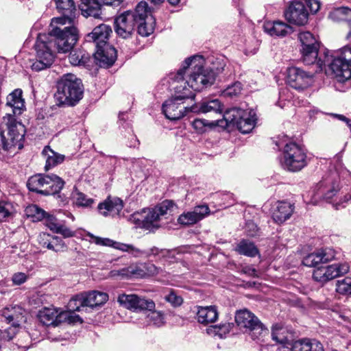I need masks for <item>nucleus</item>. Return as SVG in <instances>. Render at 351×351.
<instances>
[{
	"mask_svg": "<svg viewBox=\"0 0 351 351\" xmlns=\"http://www.w3.org/2000/svg\"><path fill=\"white\" fill-rule=\"evenodd\" d=\"M204 64L205 60L199 55L184 60L174 78L177 83L174 90L178 97L194 99L195 92H200L214 83L213 72L205 69Z\"/></svg>",
	"mask_w": 351,
	"mask_h": 351,
	"instance_id": "f257e3e1",
	"label": "nucleus"
},
{
	"mask_svg": "<svg viewBox=\"0 0 351 351\" xmlns=\"http://www.w3.org/2000/svg\"><path fill=\"white\" fill-rule=\"evenodd\" d=\"M155 20L152 15L151 9L145 1L138 3L134 11H126L114 19V31L123 38H130L137 25L138 34L142 36H148L154 31Z\"/></svg>",
	"mask_w": 351,
	"mask_h": 351,
	"instance_id": "f03ea898",
	"label": "nucleus"
},
{
	"mask_svg": "<svg viewBox=\"0 0 351 351\" xmlns=\"http://www.w3.org/2000/svg\"><path fill=\"white\" fill-rule=\"evenodd\" d=\"M73 13L63 14L62 16L51 19L48 34L58 53L69 52L79 38L78 30L73 25Z\"/></svg>",
	"mask_w": 351,
	"mask_h": 351,
	"instance_id": "7ed1b4c3",
	"label": "nucleus"
},
{
	"mask_svg": "<svg viewBox=\"0 0 351 351\" xmlns=\"http://www.w3.org/2000/svg\"><path fill=\"white\" fill-rule=\"evenodd\" d=\"M173 207V203L165 200L154 208L143 209L141 213H135L130 217V220L146 230L154 231L160 227V221L168 219V215Z\"/></svg>",
	"mask_w": 351,
	"mask_h": 351,
	"instance_id": "20e7f679",
	"label": "nucleus"
},
{
	"mask_svg": "<svg viewBox=\"0 0 351 351\" xmlns=\"http://www.w3.org/2000/svg\"><path fill=\"white\" fill-rule=\"evenodd\" d=\"M82 82L75 75H63L57 84L54 97L58 106H74L82 98Z\"/></svg>",
	"mask_w": 351,
	"mask_h": 351,
	"instance_id": "39448f33",
	"label": "nucleus"
},
{
	"mask_svg": "<svg viewBox=\"0 0 351 351\" xmlns=\"http://www.w3.org/2000/svg\"><path fill=\"white\" fill-rule=\"evenodd\" d=\"M226 123V127L232 128L234 126L243 134L250 132L256 125V118L255 112L252 110H243L240 108H231L227 109L221 119V127H224L222 123Z\"/></svg>",
	"mask_w": 351,
	"mask_h": 351,
	"instance_id": "423d86ee",
	"label": "nucleus"
},
{
	"mask_svg": "<svg viewBox=\"0 0 351 351\" xmlns=\"http://www.w3.org/2000/svg\"><path fill=\"white\" fill-rule=\"evenodd\" d=\"M235 322L240 328H244L254 340H261L268 334V330L259 319L249 310L244 308L235 313Z\"/></svg>",
	"mask_w": 351,
	"mask_h": 351,
	"instance_id": "0eeeda50",
	"label": "nucleus"
},
{
	"mask_svg": "<svg viewBox=\"0 0 351 351\" xmlns=\"http://www.w3.org/2000/svg\"><path fill=\"white\" fill-rule=\"evenodd\" d=\"M328 63L332 73L339 82L351 78V48L345 47L335 55H329Z\"/></svg>",
	"mask_w": 351,
	"mask_h": 351,
	"instance_id": "6e6552de",
	"label": "nucleus"
},
{
	"mask_svg": "<svg viewBox=\"0 0 351 351\" xmlns=\"http://www.w3.org/2000/svg\"><path fill=\"white\" fill-rule=\"evenodd\" d=\"M45 34L38 36L34 47L36 53V60L32 63V69L35 71H42L50 66L54 60V52L52 43Z\"/></svg>",
	"mask_w": 351,
	"mask_h": 351,
	"instance_id": "1a4fd4ad",
	"label": "nucleus"
},
{
	"mask_svg": "<svg viewBox=\"0 0 351 351\" xmlns=\"http://www.w3.org/2000/svg\"><path fill=\"white\" fill-rule=\"evenodd\" d=\"M86 235L90 238V242L94 243L96 245L112 247L123 252H130L135 256H145L149 257L152 256H160V255L163 256L165 254V250L159 249L156 247H152L147 250H141L131 245L116 242L108 238L97 237L90 232H88Z\"/></svg>",
	"mask_w": 351,
	"mask_h": 351,
	"instance_id": "9d476101",
	"label": "nucleus"
},
{
	"mask_svg": "<svg viewBox=\"0 0 351 351\" xmlns=\"http://www.w3.org/2000/svg\"><path fill=\"white\" fill-rule=\"evenodd\" d=\"M306 154L304 149L295 143H286L283 152V167L290 171H298L306 165Z\"/></svg>",
	"mask_w": 351,
	"mask_h": 351,
	"instance_id": "9b49d317",
	"label": "nucleus"
},
{
	"mask_svg": "<svg viewBox=\"0 0 351 351\" xmlns=\"http://www.w3.org/2000/svg\"><path fill=\"white\" fill-rule=\"evenodd\" d=\"M38 317L40 322L46 326H56L64 322L71 324L83 322L79 315H73L70 312H62V310L53 306L40 309Z\"/></svg>",
	"mask_w": 351,
	"mask_h": 351,
	"instance_id": "f8f14e48",
	"label": "nucleus"
},
{
	"mask_svg": "<svg viewBox=\"0 0 351 351\" xmlns=\"http://www.w3.org/2000/svg\"><path fill=\"white\" fill-rule=\"evenodd\" d=\"M347 263H335L326 267H319L313 271V279L322 285L347 274L349 271Z\"/></svg>",
	"mask_w": 351,
	"mask_h": 351,
	"instance_id": "ddd939ff",
	"label": "nucleus"
},
{
	"mask_svg": "<svg viewBox=\"0 0 351 351\" xmlns=\"http://www.w3.org/2000/svg\"><path fill=\"white\" fill-rule=\"evenodd\" d=\"M123 307L134 311H152L155 308V303L152 300H145L134 294H121L117 299Z\"/></svg>",
	"mask_w": 351,
	"mask_h": 351,
	"instance_id": "4468645a",
	"label": "nucleus"
},
{
	"mask_svg": "<svg viewBox=\"0 0 351 351\" xmlns=\"http://www.w3.org/2000/svg\"><path fill=\"white\" fill-rule=\"evenodd\" d=\"M23 91L16 88L10 93L6 98V115L3 120L14 119L15 116L20 115L25 110V101L22 97Z\"/></svg>",
	"mask_w": 351,
	"mask_h": 351,
	"instance_id": "2eb2a0df",
	"label": "nucleus"
},
{
	"mask_svg": "<svg viewBox=\"0 0 351 351\" xmlns=\"http://www.w3.org/2000/svg\"><path fill=\"white\" fill-rule=\"evenodd\" d=\"M313 75L298 67H291L287 70V83L296 90H303L312 83Z\"/></svg>",
	"mask_w": 351,
	"mask_h": 351,
	"instance_id": "dca6fc26",
	"label": "nucleus"
},
{
	"mask_svg": "<svg viewBox=\"0 0 351 351\" xmlns=\"http://www.w3.org/2000/svg\"><path fill=\"white\" fill-rule=\"evenodd\" d=\"M339 190V187L337 182L331 179L322 180L313 191L312 203L316 204L319 199L330 201L336 195Z\"/></svg>",
	"mask_w": 351,
	"mask_h": 351,
	"instance_id": "f3484780",
	"label": "nucleus"
},
{
	"mask_svg": "<svg viewBox=\"0 0 351 351\" xmlns=\"http://www.w3.org/2000/svg\"><path fill=\"white\" fill-rule=\"evenodd\" d=\"M175 91L173 97L167 100L162 105V112L165 117L170 120H178L183 117L187 108L182 106L183 100L186 98L178 97Z\"/></svg>",
	"mask_w": 351,
	"mask_h": 351,
	"instance_id": "a211bd4d",
	"label": "nucleus"
},
{
	"mask_svg": "<svg viewBox=\"0 0 351 351\" xmlns=\"http://www.w3.org/2000/svg\"><path fill=\"white\" fill-rule=\"evenodd\" d=\"M6 123L8 128V138H5V145H8V150L12 147H18L21 149L23 147L22 141L25 136L24 125L21 123L15 121V119H8Z\"/></svg>",
	"mask_w": 351,
	"mask_h": 351,
	"instance_id": "6ab92c4d",
	"label": "nucleus"
},
{
	"mask_svg": "<svg viewBox=\"0 0 351 351\" xmlns=\"http://www.w3.org/2000/svg\"><path fill=\"white\" fill-rule=\"evenodd\" d=\"M319 47H301V58L305 64L311 65L315 64L317 71H321L326 64L330 62L328 52L324 53V59L320 56L318 57Z\"/></svg>",
	"mask_w": 351,
	"mask_h": 351,
	"instance_id": "aec40b11",
	"label": "nucleus"
},
{
	"mask_svg": "<svg viewBox=\"0 0 351 351\" xmlns=\"http://www.w3.org/2000/svg\"><path fill=\"white\" fill-rule=\"evenodd\" d=\"M287 20L297 25H304L308 21V12L300 1H293L285 13Z\"/></svg>",
	"mask_w": 351,
	"mask_h": 351,
	"instance_id": "412c9836",
	"label": "nucleus"
},
{
	"mask_svg": "<svg viewBox=\"0 0 351 351\" xmlns=\"http://www.w3.org/2000/svg\"><path fill=\"white\" fill-rule=\"evenodd\" d=\"M335 257V252L330 247L322 248L309 254L302 261L304 265L316 267L320 263H326L332 261Z\"/></svg>",
	"mask_w": 351,
	"mask_h": 351,
	"instance_id": "4be33fe9",
	"label": "nucleus"
},
{
	"mask_svg": "<svg viewBox=\"0 0 351 351\" xmlns=\"http://www.w3.org/2000/svg\"><path fill=\"white\" fill-rule=\"evenodd\" d=\"M112 29L110 26L106 24H100L95 27L93 30L86 36L88 42H93L97 48L104 47L106 45Z\"/></svg>",
	"mask_w": 351,
	"mask_h": 351,
	"instance_id": "5701e85b",
	"label": "nucleus"
},
{
	"mask_svg": "<svg viewBox=\"0 0 351 351\" xmlns=\"http://www.w3.org/2000/svg\"><path fill=\"white\" fill-rule=\"evenodd\" d=\"M117 57V50L111 45L97 48L94 54L96 64L105 68L111 66L114 63Z\"/></svg>",
	"mask_w": 351,
	"mask_h": 351,
	"instance_id": "b1692460",
	"label": "nucleus"
},
{
	"mask_svg": "<svg viewBox=\"0 0 351 351\" xmlns=\"http://www.w3.org/2000/svg\"><path fill=\"white\" fill-rule=\"evenodd\" d=\"M263 28L265 33L272 37H285L293 32L292 27L281 21H265Z\"/></svg>",
	"mask_w": 351,
	"mask_h": 351,
	"instance_id": "393cba45",
	"label": "nucleus"
},
{
	"mask_svg": "<svg viewBox=\"0 0 351 351\" xmlns=\"http://www.w3.org/2000/svg\"><path fill=\"white\" fill-rule=\"evenodd\" d=\"M209 208L206 205L195 206L192 211L184 213L178 217V222L180 224L189 226L193 225L202 220L208 215Z\"/></svg>",
	"mask_w": 351,
	"mask_h": 351,
	"instance_id": "a878e982",
	"label": "nucleus"
},
{
	"mask_svg": "<svg viewBox=\"0 0 351 351\" xmlns=\"http://www.w3.org/2000/svg\"><path fill=\"white\" fill-rule=\"evenodd\" d=\"M123 208V201L118 197H108L97 206L99 213L104 217L119 215Z\"/></svg>",
	"mask_w": 351,
	"mask_h": 351,
	"instance_id": "bb28decb",
	"label": "nucleus"
},
{
	"mask_svg": "<svg viewBox=\"0 0 351 351\" xmlns=\"http://www.w3.org/2000/svg\"><path fill=\"white\" fill-rule=\"evenodd\" d=\"M25 311L20 306H13L4 308L2 316L8 324H14V326H21L26 322Z\"/></svg>",
	"mask_w": 351,
	"mask_h": 351,
	"instance_id": "cd10ccee",
	"label": "nucleus"
},
{
	"mask_svg": "<svg viewBox=\"0 0 351 351\" xmlns=\"http://www.w3.org/2000/svg\"><path fill=\"white\" fill-rule=\"evenodd\" d=\"M294 210V206L287 202H278L272 212V218L278 223H282L290 218Z\"/></svg>",
	"mask_w": 351,
	"mask_h": 351,
	"instance_id": "c85d7f7f",
	"label": "nucleus"
},
{
	"mask_svg": "<svg viewBox=\"0 0 351 351\" xmlns=\"http://www.w3.org/2000/svg\"><path fill=\"white\" fill-rule=\"evenodd\" d=\"M196 318L197 322L204 325L213 324L218 319V311L216 306H197Z\"/></svg>",
	"mask_w": 351,
	"mask_h": 351,
	"instance_id": "c756f323",
	"label": "nucleus"
},
{
	"mask_svg": "<svg viewBox=\"0 0 351 351\" xmlns=\"http://www.w3.org/2000/svg\"><path fill=\"white\" fill-rule=\"evenodd\" d=\"M145 266L143 263L131 265L128 267L119 270H112L110 272L112 276H121L125 278H145Z\"/></svg>",
	"mask_w": 351,
	"mask_h": 351,
	"instance_id": "7c9ffc66",
	"label": "nucleus"
},
{
	"mask_svg": "<svg viewBox=\"0 0 351 351\" xmlns=\"http://www.w3.org/2000/svg\"><path fill=\"white\" fill-rule=\"evenodd\" d=\"M45 195H54L60 192L64 185V181L55 174L45 175Z\"/></svg>",
	"mask_w": 351,
	"mask_h": 351,
	"instance_id": "2f4dec72",
	"label": "nucleus"
},
{
	"mask_svg": "<svg viewBox=\"0 0 351 351\" xmlns=\"http://www.w3.org/2000/svg\"><path fill=\"white\" fill-rule=\"evenodd\" d=\"M102 7L99 0H82L80 10L83 16H93L95 19L101 18Z\"/></svg>",
	"mask_w": 351,
	"mask_h": 351,
	"instance_id": "473e14b6",
	"label": "nucleus"
},
{
	"mask_svg": "<svg viewBox=\"0 0 351 351\" xmlns=\"http://www.w3.org/2000/svg\"><path fill=\"white\" fill-rule=\"evenodd\" d=\"M42 156L45 160V171H48L61 164L65 158L64 155L54 152L49 146L44 147L42 151Z\"/></svg>",
	"mask_w": 351,
	"mask_h": 351,
	"instance_id": "72a5a7b5",
	"label": "nucleus"
},
{
	"mask_svg": "<svg viewBox=\"0 0 351 351\" xmlns=\"http://www.w3.org/2000/svg\"><path fill=\"white\" fill-rule=\"evenodd\" d=\"M108 300V295L104 292L93 291L83 295V302L85 306L95 307L105 304Z\"/></svg>",
	"mask_w": 351,
	"mask_h": 351,
	"instance_id": "f704fd0d",
	"label": "nucleus"
},
{
	"mask_svg": "<svg viewBox=\"0 0 351 351\" xmlns=\"http://www.w3.org/2000/svg\"><path fill=\"white\" fill-rule=\"evenodd\" d=\"M291 351H324L322 343L315 339H303L295 341Z\"/></svg>",
	"mask_w": 351,
	"mask_h": 351,
	"instance_id": "c9c22d12",
	"label": "nucleus"
},
{
	"mask_svg": "<svg viewBox=\"0 0 351 351\" xmlns=\"http://www.w3.org/2000/svg\"><path fill=\"white\" fill-rule=\"evenodd\" d=\"M46 226L53 232L60 234L64 237H71L73 232L53 216H49L46 219Z\"/></svg>",
	"mask_w": 351,
	"mask_h": 351,
	"instance_id": "e433bc0d",
	"label": "nucleus"
},
{
	"mask_svg": "<svg viewBox=\"0 0 351 351\" xmlns=\"http://www.w3.org/2000/svg\"><path fill=\"white\" fill-rule=\"evenodd\" d=\"M37 240L38 243L43 247L56 252L59 250V243L61 240L58 237L51 236L46 232H41L38 234Z\"/></svg>",
	"mask_w": 351,
	"mask_h": 351,
	"instance_id": "4c0bfd02",
	"label": "nucleus"
},
{
	"mask_svg": "<svg viewBox=\"0 0 351 351\" xmlns=\"http://www.w3.org/2000/svg\"><path fill=\"white\" fill-rule=\"evenodd\" d=\"M45 175L38 174L30 177L27 181V186L29 191L43 194L45 189Z\"/></svg>",
	"mask_w": 351,
	"mask_h": 351,
	"instance_id": "58836bf2",
	"label": "nucleus"
},
{
	"mask_svg": "<svg viewBox=\"0 0 351 351\" xmlns=\"http://www.w3.org/2000/svg\"><path fill=\"white\" fill-rule=\"evenodd\" d=\"M191 124L197 133L202 134L206 132L208 129L212 130L219 126V120L208 121L206 119H196Z\"/></svg>",
	"mask_w": 351,
	"mask_h": 351,
	"instance_id": "ea45409f",
	"label": "nucleus"
},
{
	"mask_svg": "<svg viewBox=\"0 0 351 351\" xmlns=\"http://www.w3.org/2000/svg\"><path fill=\"white\" fill-rule=\"evenodd\" d=\"M272 339L278 343L286 346L289 344V333L286 328L279 324H276L272 328Z\"/></svg>",
	"mask_w": 351,
	"mask_h": 351,
	"instance_id": "a19ab883",
	"label": "nucleus"
},
{
	"mask_svg": "<svg viewBox=\"0 0 351 351\" xmlns=\"http://www.w3.org/2000/svg\"><path fill=\"white\" fill-rule=\"evenodd\" d=\"M329 18L336 22H351V9L346 7L335 8L330 12Z\"/></svg>",
	"mask_w": 351,
	"mask_h": 351,
	"instance_id": "79ce46f5",
	"label": "nucleus"
},
{
	"mask_svg": "<svg viewBox=\"0 0 351 351\" xmlns=\"http://www.w3.org/2000/svg\"><path fill=\"white\" fill-rule=\"evenodd\" d=\"M236 250L239 254L250 257H254L258 254V250L255 245L246 240L240 241Z\"/></svg>",
	"mask_w": 351,
	"mask_h": 351,
	"instance_id": "37998d69",
	"label": "nucleus"
},
{
	"mask_svg": "<svg viewBox=\"0 0 351 351\" xmlns=\"http://www.w3.org/2000/svg\"><path fill=\"white\" fill-rule=\"evenodd\" d=\"M89 59V54L81 49L73 51L69 56V62L74 66L84 65Z\"/></svg>",
	"mask_w": 351,
	"mask_h": 351,
	"instance_id": "c03bdc74",
	"label": "nucleus"
},
{
	"mask_svg": "<svg viewBox=\"0 0 351 351\" xmlns=\"http://www.w3.org/2000/svg\"><path fill=\"white\" fill-rule=\"evenodd\" d=\"M301 47H319V42L310 32H301L298 34Z\"/></svg>",
	"mask_w": 351,
	"mask_h": 351,
	"instance_id": "a18cd8bd",
	"label": "nucleus"
},
{
	"mask_svg": "<svg viewBox=\"0 0 351 351\" xmlns=\"http://www.w3.org/2000/svg\"><path fill=\"white\" fill-rule=\"evenodd\" d=\"M191 112L207 113L209 112H219V100L218 99H212L206 102H203L198 110L196 107L192 106L190 110Z\"/></svg>",
	"mask_w": 351,
	"mask_h": 351,
	"instance_id": "49530a36",
	"label": "nucleus"
},
{
	"mask_svg": "<svg viewBox=\"0 0 351 351\" xmlns=\"http://www.w3.org/2000/svg\"><path fill=\"white\" fill-rule=\"evenodd\" d=\"M25 215L31 218L33 221H38L43 219L45 217V212L42 208L35 204H32L26 207Z\"/></svg>",
	"mask_w": 351,
	"mask_h": 351,
	"instance_id": "de8ad7c7",
	"label": "nucleus"
},
{
	"mask_svg": "<svg viewBox=\"0 0 351 351\" xmlns=\"http://www.w3.org/2000/svg\"><path fill=\"white\" fill-rule=\"evenodd\" d=\"M56 7L62 14L74 13L75 6L73 0H53Z\"/></svg>",
	"mask_w": 351,
	"mask_h": 351,
	"instance_id": "09e8293b",
	"label": "nucleus"
},
{
	"mask_svg": "<svg viewBox=\"0 0 351 351\" xmlns=\"http://www.w3.org/2000/svg\"><path fill=\"white\" fill-rule=\"evenodd\" d=\"M83 302V295H77L73 297L68 303V310L62 312H70L73 315H77L75 312L80 311L81 307H85Z\"/></svg>",
	"mask_w": 351,
	"mask_h": 351,
	"instance_id": "8fccbe9b",
	"label": "nucleus"
},
{
	"mask_svg": "<svg viewBox=\"0 0 351 351\" xmlns=\"http://www.w3.org/2000/svg\"><path fill=\"white\" fill-rule=\"evenodd\" d=\"M335 290L341 295H351V278L346 277L337 280Z\"/></svg>",
	"mask_w": 351,
	"mask_h": 351,
	"instance_id": "3c124183",
	"label": "nucleus"
},
{
	"mask_svg": "<svg viewBox=\"0 0 351 351\" xmlns=\"http://www.w3.org/2000/svg\"><path fill=\"white\" fill-rule=\"evenodd\" d=\"M148 313L147 322L150 324H153L156 326L160 327L165 323L164 315L160 311H149Z\"/></svg>",
	"mask_w": 351,
	"mask_h": 351,
	"instance_id": "603ef678",
	"label": "nucleus"
},
{
	"mask_svg": "<svg viewBox=\"0 0 351 351\" xmlns=\"http://www.w3.org/2000/svg\"><path fill=\"white\" fill-rule=\"evenodd\" d=\"M73 198L75 204L77 206L90 207L94 202L92 198H88L85 194L81 192L74 193Z\"/></svg>",
	"mask_w": 351,
	"mask_h": 351,
	"instance_id": "864d4df0",
	"label": "nucleus"
},
{
	"mask_svg": "<svg viewBox=\"0 0 351 351\" xmlns=\"http://www.w3.org/2000/svg\"><path fill=\"white\" fill-rule=\"evenodd\" d=\"M164 298L174 307L180 306L183 302L182 298L173 290H171Z\"/></svg>",
	"mask_w": 351,
	"mask_h": 351,
	"instance_id": "5fc2aeb1",
	"label": "nucleus"
},
{
	"mask_svg": "<svg viewBox=\"0 0 351 351\" xmlns=\"http://www.w3.org/2000/svg\"><path fill=\"white\" fill-rule=\"evenodd\" d=\"M241 84L240 82H235L231 86H228L221 93V95L225 97L237 96L241 93Z\"/></svg>",
	"mask_w": 351,
	"mask_h": 351,
	"instance_id": "6e6d98bb",
	"label": "nucleus"
},
{
	"mask_svg": "<svg viewBox=\"0 0 351 351\" xmlns=\"http://www.w3.org/2000/svg\"><path fill=\"white\" fill-rule=\"evenodd\" d=\"M21 326H14V324H10V326L2 331L1 340L5 339L8 341L11 340L19 332Z\"/></svg>",
	"mask_w": 351,
	"mask_h": 351,
	"instance_id": "4d7b16f0",
	"label": "nucleus"
},
{
	"mask_svg": "<svg viewBox=\"0 0 351 351\" xmlns=\"http://www.w3.org/2000/svg\"><path fill=\"white\" fill-rule=\"evenodd\" d=\"M12 206L6 202H0V221L10 216L12 212Z\"/></svg>",
	"mask_w": 351,
	"mask_h": 351,
	"instance_id": "13d9d810",
	"label": "nucleus"
},
{
	"mask_svg": "<svg viewBox=\"0 0 351 351\" xmlns=\"http://www.w3.org/2000/svg\"><path fill=\"white\" fill-rule=\"evenodd\" d=\"M245 232L247 236L253 237L257 235L258 228L254 222L247 221L245 225Z\"/></svg>",
	"mask_w": 351,
	"mask_h": 351,
	"instance_id": "bf43d9fd",
	"label": "nucleus"
},
{
	"mask_svg": "<svg viewBox=\"0 0 351 351\" xmlns=\"http://www.w3.org/2000/svg\"><path fill=\"white\" fill-rule=\"evenodd\" d=\"M27 279L26 274L23 272L15 273L12 278L13 284L15 285H20L24 283Z\"/></svg>",
	"mask_w": 351,
	"mask_h": 351,
	"instance_id": "052dcab7",
	"label": "nucleus"
},
{
	"mask_svg": "<svg viewBox=\"0 0 351 351\" xmlns=\"http://www.w3.org/2000/svg\"><path fill=\"white\" fill-rule=\"evenodd\" d=\"M145 266V277L158 274V269L152 263H143Z\"/></svg>",
	"mask_w": 351,
	"mask_h": 351,
	"instance_id": "680f3d73",
	"label": "nucleus"
},
{
	"mask_svg": "<svg viewBox=\"0 0 351 351\" xmlns=\"http://www.w3.org/2000/svg\"><path fill=\"white\" fill-rule=\"evenodd\" d=\"M210 324L206 330V333L212 337L218 336L219 335V326L218 324Z\"/></svg>",
	"mask_w": 351,
	"mask_h": 351,
	"instance_id": "e2e57ef3",
	"label": "nucleus"
},
{
	"mask_svg": "<svg viewBox=\"0 0 351 351\" xmlns=\"http://www.w3.org/2000/svg\"><path fill=\"white\" fill-rule=\"evenodd\" d=\"M311 11L316 13L320 8V3L318 0H305Z\"/></svg>",
	"mask_w": 351,
	"mask_h": 351,
	"instance_id": "0e129e2a",
	"label": "nucleus"
},
{
	"mask_svg": "<svg viewBox=\"0 0 351 351\" xmlns=\"http://www.w3.org/2000/svg\"><path fill=\"white\" fill-rule=\"evenodd\" d=\"M101 6L110 5L113 7H118L121 3V0H99Z\"/></svg>",
	"mask_w": 351,
	"mask_h": 351,
	"instance_id": "69168bd1",
	"label": "nucleus"
},
{
	"mask_svg": "<svg viewBox=\"0 0 351 351\" xmlns=\"http://www.w3.org/2000/svg\"><path fill=\"white\" fill-rule=\"evenodd\" d=\"M350 199H351V195H346L343 197V199L340 200L339 202L334 204L333 206L337 210H339L341 208H344L346 206V203H347Z\"/></svg>",
	"mask_w": 351,
	"mask_h": 351,
	"instance_id": "338daca9",
	"label": "nucleus"
},
{
	"mask_svg": "<svg viewBox=\"0 0 351 351\" xmlns=\"http://www.w3.org/2000/svg\"><path fill=\"white\" fill-rule=\"evenodd\" d=\"M242 271L243 273L250 276H256V270L250 267V266H245L243 267Z\"/></svg>",
	"mask_w": 351,
	"mask_h": 351,
	"instance_id": "774afa93",
	"label": "nucleus"
}]
</instances>
